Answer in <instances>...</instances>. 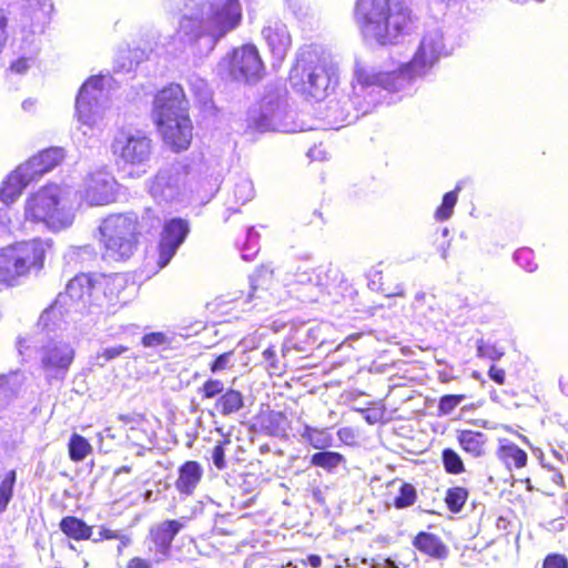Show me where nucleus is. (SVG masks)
<instances>
[{"label":"nucleus","mask_w":568,"mask_h":568,"mask_svg":"<svg viewBox=\"0 0 568 568\" xmlns=\"http://www.w3.org/2000/svg\"><path fill=\"white\" fill-rule=\"evenodd\" d=\"M65 295L70 303L80 310L101 305V294L97 288V274H77L68 282Z\"/></svg>","instance_id":"obj_13"},{"label":"nucleus","mask_w":568,"mask_h":568,"mask_svg":"<svg viewBox=\"0 0 568 568\" xmlns=\"http://www.w3.org/2000/svg\"><path fill=\"white\" fill-rule=\"evenodd\" d=\"M11 71L17 74H23L29 69V62L27 58H19L10 64Z\"/></svg>","instance_id":"obj_50"},{"label":"nucleus","mask_w":568,"mask_h":568,"mask_svg":"<svg viewBox=\"0 0 568 568\" xmlns=\"http://www.w3.org/2000/svg\"><path fill=\"white\" fill-rule=\"evenodd\" d=\"M545 477L547 479H549L550 481H552L557 487L559 488H564L565 487V478L564 476L557 471V470H548L546 474H545Z\"/></svg>","instance_id":"obj_52"},{"label":"nucleus","mask_w":568,"mask_h":568,"mask_svg":"<svg viewBox=\"0 0 568 568\" xmlns=\"http://www.w3.org/2000/svg\"><path fill=\"white\" fill-rule=\"evenodd\" d=\"M263 282H264V280L262 278V276H256L253 280L252 285H251L252 292H250L247 294L246 300H245L246 302H251L254 298L255 293L260 288L264 290Z\"/></svg>","instance_id":"obj_53"},{"label":"nucleus","mask_w":568,"mask_h":568,"mask_svg":"<svg viewBox=\"0 0 568 568\" xmlns=\"http://www.w3.org/2000/svg\"><path fill=\"white\" fill-rule=\"evenodd\" d=\"M118 419L122 422L126 430L132 433L142 430L143 426L148 424V418L144 413L120 414Z\"/></svg>","instance_id":"obj_39"},{"label":"nucleus","mask_w":568,"mask_h":568,"mask_svg":"<svg viewBox=\"0 0 568 568\" xmlns=\"http://www.w3.org/2000/svg\"><path fill=\"white\" fill-rule=\"evenodd\" d=\"M344 462V456L338 452H318L312 455L311 464L326 470L336 468Z\"/></svg>","instance_id":"obj_34"},{"label":"nucleus","mask_w":568,"mask_h":568,"mask_svg":"<svg viewBox=\"0 0 568 568\" xmlns=\"http://www.w3.org/2000/svg\"><path fill=\"white\" fill-rule=\"evenodd\" d=\"M97 288L101 294V303L110 306H123L130 301L129 280L124 274H97Z\"/></svg>","instance_id":"obj_17"},{"label":"nucleus","mask_w":568,"mask_h":568,"mask_svg":"<svg viewBox=\"0 0 568 568\" xmlns=\"http://www.w3.org/2000/svg\"><path fill=\"white\" fill-rule=\"evenodd\" d=\"M141 344L144 347H156L161 345H170L171 338L163 332L146 333L141 338Z\"/></svg>","instance_id":"obj_41"},{"label":"nucleus","mask_w":568,"mask_h":568,"mask_svg":"<svg viewBox=\"0 0 568 568\" xmlns=\"http://www.w3.org/2000/svg\"><path fill=\"white\" fill-rule=\"evenodd\" d=\"M33 181L28 171L24 170V166L20 164L2 181L0 186V201L7 205L14 202Z\"/></svg>","instance_id":"obj_20"},{"label":"nucleus","mask_w":568,"mask_h":568,"mask_svg":"<svg viewBox=\"0 0 568 568\" xmlns=\"http://www.w3.org/2000/svg\"><path fill=\"white\" fill-rule=\"evenodd\" d=\"M203 477V469L199 462L187 460L178 469L175 489L183 495L190 496L194 493Z\"/></svg>","instance_id":"obj_22"},{"label":"nucleus","mask_w":568,"mask_h":568,"mask_svg":"<svg viewBox=\"0 0 568 568\" xmlns=\"http://www.w3.org/2000/svg\"><path fill=\"white\" fill-rule=\"evenodd\" d=\"M190 104L182 85L170 83L156 92L153 100V122L161 123L187 115Z\"/></svg>","instance_id":"obj_7"},{"label":"nucleus","mask_w":568,"mask_h":568,"mask_svg":"<svg viewBox=\"0 0 568 568\" xmlns=\"http://www.w3.org/2000/svg\"><path fill=\"white\" fill-rule=\"evenodd\" d=\"M93 448L90 442L80 434H72L70 436L69 443H68V454L69 458L74 462L79 463L85 459L91 453Z\"/></svg>","instance_id":"obj_30"},{"label":"nucleus","mask_w":568,"mask_h":568,"mask_svg":"<svg viewBox=\"0 0 568 568\" xmlns=\"http://www.w3.org/2000/svg\"><path fill=\"white\" fill-rule=\"evenodd\" d=\"M448 234H449V230H448L447 227H445V229L443 230V235H444V236H448Z\"/></svg>","instance_id":"obj_60"},{"label":"nucleus","mask_w":568,"mask_h":568,"mask_svg":"<svg viewBox=\"0 0 568 568\" xmlns=\"http://www.w3.org/2000/svg\"><path fill=\"white\" fill-rule=\"evenodd\" d=\"M496 456L509 470L524 468L528 463L527 453L514 443H506L498 446Z\"/></svg>","instance_id":"obj_28"},{"label":"nucleus","mask_w":568,"mask_h":568,"mask_svg":"<svg viewBox=\"0 0 568 568\" xmlns=\"http://www.w3.org/2000/svg\"><path fill=\"white\" fill-rule=\"evenodd\" d=\"M229 69L235 79L246 82H254L262 79L264 74V64L262 59L252 44H244L232 51L229 60Z\"/></svg>","instance_id":"obj_10"},{"label":"nucleus","mask_w":568,"mask_h":568,"mask_svg":"<svg viewBox=\"0 0 568 568\" xmlns=\"http://www.w3.org/2000/svg\"><path fill=\"white\" fill-rule=\"evenodd\" d=\"M442 463L445 471L450 475H459L466 470L462 457L455 449L450 447L443 449Z\"/></svg>","instance_id":"obj_35"},{"label":"nucleus","mask_w":568,"mask_h":568,"mask_svg":"<svg viewBox=\"0 0 568 568\" xmlns=\"http://www.w3.org/2000/svg\"><path fill=\"white\" fill-rule=\"evenodd\" d=\"M468 497V488L463 486H453L446 490L444 501L450 513L458 514L466 505Z\"/></svg>","instance_id":"obj_31"},{"label":"nucleus","mask_w":568,"mask_h":568,"mask_svg":"<svg viewBox=\"0 0 568 568\" xmlns=\"http://www.w3.org/2000/svg\"><path fill=\"white\" fill-rule=\"evenodd\" d=\"M417 500V490L414 485L403 483L399 487L398 495L393 500V506L397 509L413 506Z\"/></svg>","instance_id":"obj_37"},{"label":"nucleus","mask_w":568,"mask_h":568,"mask_svg":"<svg viewBox=\"0 0 568 568\" xmlns=\"http://www.w3.org/2000/svg\"><path fill=\"white\" fill-rule=\"evenodd\" d=\"M59 528L65 537L74 541L92 539L93 526L87 524L82 518L68 515L61 518Z\"/></svg>","instance_id":"obj_27"},{"label":"nucleus","mask_w":568,"mask_h":568,"mask_svg":"<svg viewBox=\"0 0 568 568\" xmlns=\"http://www.w3.org/2000/svg\"><path fill=\"white\" fill-rule=\"evenodd\" d=\"M306 562L312 567V568H320L322 566V558L321 556L318 555H315V554H311L306 557Z\"/></svg>","instance_id":"obj_55"},{"label":"nucleus","mask_w":568,"mask_h":568,"mask_svg":"<svg viewBox=\"0 0 568 568\" xmlns=\"http://www.w3.org/2000/svg\"><path fill=\"white\" fill-rule=\"evenodd\" d=\"M515 258L520 266L529 272L537 267V264L534 261L532 251L527 247L519 248L515 254Z\"/></svg>","instance_id":"obj_43"},{"label":"nucleus","mask_w":568,"mask_h":568,"mask_svg":"<svg viewBox=\"0 0 568 568\" xmlns=\"http://www.w3.org/2000/svg\"><path fill=\"white\" fill-rule=\"evenodd\" d=\"M462 186L457 184L453 191H449L444 194L442 203L437 206L434 213V217L436 221L443 222L448 220L453 213L454 209L458 201V193L460 192Z\"/></svg>","instance_id":"obj_33"},{"label":"nucleus","mask_w":568,"mask_h":568,"mask_svg":"<svg viewBox=\"0 0 568 568\" xmlns=\"http://www.w3.org/2000/svg\"><path fill=\"white\" fill-rule=\"evenodd\" d=\"M488 376L498 385H504L506 381L505 369L496 365H491L488 369Z\"/></svg>","instance_id":"obj_49"},{"label":"nucleus","mask_w":568,"mask_h":568,"mask_svg":"<svg viewBox=\"0 0 568 568\" xmlns=\"http://www.w3.org/2000/svg\"><path fill=\"white\" fill-rule=\"evenodd\" d=\"M355 78L362 87L376 85L388 91H397L402 87L397 69L389 72H371L366 68H357Z\"/></svg>","instance_id":"obj_21"},{"label":"nucleus","mask_w":568,"mask_h":568,"mask_svg":"<svg viewBox=\"0 0 568 568\" xmlns=\"http://www.w3.org/2000/svg\"><path fill=\"white\" fill-rule=\"evenodd\" d=\"M477 356L481 358H488L491 361L499 359L503 353L499 352L494 345H490L483 339L477 342Z\"/></svg>","instance_id":"obj_44"},{"label":"nucleus","mask_w":568,"mask_h":568,"mask_svg":"<svg viewBox=\"0 0 568 568\" xmlns=\"http://www.w3.org/2000/svg\"><path fill=\"white\" fill-rule=\"evenodd\" d=\"M225 390L224 382L209 377L206 378L202 385L196 389L197 395L200 396L202 402H207L212 399H216Z\"/></svg>","instance_id":"obj_36"},{"label":"nucleus","mask_w":568,"mask_h":568,"mask_svg":"<svg viewBox=\"0 0 568 568\" xmlns=\"http://www.w3.org/2000/svg\"><path fill=\"white\" fill-rule=\"evenodd\" d=\"M179 184L174 175L168 171H159L150 181L149 191L153 196H164L166 191H178Z\"/></svg>","instance_id":"obj_29"},{"label":"nucleus","mask_w":568,"mask_h":568,"mask_svg":"<svg viewBox=\"0 0 568 568\" xmlns=\"http://www.w3.org/2000/svg\"><path fill=\"white\" fill-rule=\"evenodd\" d=\"M8 18L2 9H0V34L6 32Z\"/></svg>","instance_id":"obj_56"},{"label":"nucleus","mask_w":568,"mask_h":568,"mask_svg":"<svg viewBox=\"0 0 568 568\" xmlns=\"http://www.w3.org/2000/svg\"><path fill=\"white\" fill-rule=\"evenodd\" d=\"M263 358L267 363L268 367L276 368V352L273 346H268L263 351Z\"/></svg>","instance_id":"obj_51"},{"label":"nucleus","mask_w":568,"mask_h":568,"mask_svg":"<svg viewBox=\"0 0 568 568\" xmlns=\"http://www.w3.org/2000/svg\"><path fill=\"white\" fill-rule=\"evenodd\" d=\"M311 444H312V446H313L314 448H320V445L314 444V443H312V442H311Z\"/></svg>","instance_id":"obj_62"},{"label":"nucleus","mask_w":568,"mask_h":568,"mask_svg":"<svg viewBox=\"0 0 568 568\" xmlns=\"http://www.w3.org/2000/svg\"><path fill=\"white\" fill-rule=\"evenodd\" d=\"M159 215L146 207L141 217L134 213H119L105 217L100 227V244L105 258L121 262L136 251L140 236L156 229Z\"/></svg>","instance_id":"obj_1"},{"label":"nucleus","mask_w":568,"mask_h":568,"mask_svg":"<svg viewBox=\"0 0 568 568\" xmlns=\"http://www.w3.org/2000/svg\"><path fill=\"white\" fill-rule=\"evenodd\" d=\"M124 568H153L150 559L142 556H132L125 562Z\"/></svg>","instance_id":"obj_48"},{"label":"nucleus","mask_w":568,"mask_h":568,"mask_svg":"<svg viewBox=\"0 0 568 568\" xmlns=\"http://www.w3.org/2000/svg\"><path fill=\"white\" fill-rule=\"evenodd\" d=\"M52 245L51 240L34 237L0 247V285L14 287L39 274Z\"/></svg>","instance_id":"obj_2"},{"label":"nucleus","mask_w":568,"mask_h":568,"mask_svg":"<svg viewBox=\"0 0 568 568\" xmlns=\"http://www.w3.org/2000/svg\"><path fill=\"white\" fill-rule=\"evenodd\" d=\"M412 544L419 552L436 560L446 559L449 552L440 537L427 531H419Z\"/></svg>","instance_id":"obj_24"},{"label":"nucleus","mask_w":568,"mask_h":568,"mask_svg":"<svg viewBox=\"0 0 568 568\" xmlns=\"http://www.w3.org/2000/svg\"><path fill=\"white\" fill-rule=\"evenodd\" d=\"M189 232V223L184 219L173 217L164 223L158 244L159 258L156 264L159 267L162 268L170 263Z\"/></svg>","instance_id":"obj_12"},{"label":"nucleus","mask_w":568,"mask_h":568,"mask_svg":"<svg viewBox=\"0 0 568 568\" xmlns=\"http://www.w3.org/2000/svg\"><path fill=\"white\" fill-rule=\"evenodd\" d=\"M102 89V75H92L81 85L75 100V109L82 123L91 125L95 122L99 114V94Z\"/></svg>","instance_id":"obj_15"},{"label":"nucleus","mask_w":568,"mask_h":568,"mask_svg":"<svg viewBox=\"0 0 568 568\" xmlns=\"http://www.w3.org/2000/svg\"><path fill=\"white\" fill-rule=\"evenodd\" d=\"M17 483V470L10 469L0 478V513H3L14 495V486Z\"/></svg>","instance_id":"obj_32"},{"label":"nucleus","mask_w":568,"mask_h":568,"mask_svg":"<svg viewBox=\"0 0 568 568\" xmlns=\"http://www.w3.org/2000/svg\"><path fill=\"white\" fill-rule=\"evenodd\" d=\"M182 528L183 524L176 519H166L152 526L149 530V539L153 546V552L165 558L169 557L172 544Z\"/></svg>","instance_id":"obj_18"},{"label":"nucleus","mask_w":568,"mask_h":568,"mask_svg":"<svg viewBox=\"0 0 568 568\" xmlns=\"http://www.w3.org/2000/svg\"><path fill=\"white\" fill-rule=\"evenodd\" d=\"M121 546L126 547L130 544V538L128 536L120 535Z\"/></svg>","instance_id":"obj_59"},{"label":"nucleus","mask_w":568,"mask_h":568,"mask_svg":"<svg viewBox=\"0 0 568 568\" xmlns=\"http://www.w3.org/2000/svg\"><path fill=\"white\" fill-rule=\"evenodd\" d=\"M26 219L33 223H43L55 230L64 229L72 217L63 203L62 189L45 185L32 193L26 201Z\"/></svg>","instance_id":"obj_6"},{"label":"nucleus","mask_w":568,"mask_h":568,"mask_svg":"<svg viewBox=\"0 0 568 568\" xmlns=\"http://www.w3.org/2000/svg\"><path fill=\"white\" fill-rule=\"evenodd\" d=\"M456 440L460 449L473 458H479L486 454L487 435L474 429H459L456 432Z\"/></svg>","instance_id":"obj_25"},{"label":"nucleus","mask_w":568,"mask_h":568,"mask_svg":"<svg viewBox=\"0 0 568 568\" xmlns=\"http://www.w3.org/2000/svg\"><path fill=\"white\" fill-rule=\"evenodd\" d=\"M180 27L207 36H224L234 30L242 21L240 0H225L222 4L210 0H193L186 4Z\"/></svg>","instance_id":"obj_3"},{"label":"nucleus","mask_w":568,"mask_h":568,"mask_svg":"<svg viewBox=\"0 0 568 568\" xmlns=\"http://www.w3.org/2000/svg\"><path fill=\"white\" fill-rule=\"evenodd\" d=\"M64 158V149L60 146H50L30 156L26 162L22 163V165L36 181L43 174L60 165Z\"/></svg>","instance_id":"obj_19"},{"label":"nucleus","mask_w":568,"mask_h":568,"mask_svg":"<svg viewBox=\"0 0 568 568\" xmlns=\"http://www.w3.org/2000/svg\"><path fill=\"white\" fill-rule=\"evenodd\" d=\"M233 355V351H227L217 355L209 365L210 372L214 374L229 369L232 366L231 359Z\"/></svg>","instance_id":"obj_42"},{"label":"nucleus","mask_w":568,"mask_h":568,"mask_svg":"<svg viewBox=\"0 0 568 568\" xmlns=\"http://www.w3.org/2000/svg\"><path fill=\"white\" fill-rule=\"evenodd\" d=\"M385 295L390 297V296H399V297H403L405 296V290L402 285H398L395 291L393 292H385Z\"/></svg>","instance_id":"obj_57"},{"label":"nucleus","mask_w":568,"mask_h":568,"mask_svg":"<svg viewBox=\"0 0 568 568\" xmlns=\"http://www.w3.org/2000/svg\"><path fill=\"white\" fill-rule=\"evenodd\" d=\"M356 18L363 31L373 27L376 36L386 31L389 20V0H357Z\"/></svg>","instance_id":"obj_16"},{"label":"nucleus","mask_w":568,"mask_h":568,"mask_svg":"<svg viewBox=\"0 0 568 568\" xmlns=\"http://www.w3.org/2000/svg\"><path fill=\"white\" fill-rule=\"evenodd\" d=\"M231 444V438L229 436H224L222 440L216 443L212 450V459L213 464L217 469H224L226 466L225 463V447Z\"/></svg>","instance_id":"obj_40"},{"label":"nucleus","mask_w":568,"mask_h":568,"mask_svg":"<svg viewBox=\"0 0 568 568\" xmlns=\"http://www.w3.org/2000/svg\"><path fill=\"white\" fill-rule=\"evenodd\" d=\"M128 351H129V347L125 345L106 347L97 354V358L103 359L104 362H110V361L121 356L122 354L126 353Z\"/></svg>","instance_id":"obj_45"},{"label":"nucleus","mask_w":568,"mask_h":568,"mask_svg":"<svg viewBox=\"0 0 568 568\" xmlns=\"http://www.w3.org/2000/svg\"><path fill=\"white\" fill-rule=\"evenodd\" d=\"M245 405L244 394L233 387L225 388L213 403L215 413L222 417L234 416L240 413Z\"/></svg>","instance_id":"obj_26"},{"label":"nucleus","mask_w":568,"mask_h":568,"mask_svg":"<svg viewBox=\"0 0 568 568\" xmlns=\"http://www.w3.org/2000/svg\"><path fill=\"white\" fill-rule=\"evenodd\" d=\"M162 141L173 152H182L190 148L193 140V124L190 114L170 121L155 123Z\"/></svg>","instance_id":"obj_14"},{"label":"nucleus","mask_w":568,"mask_h":568,"mask_svg":"<svg viewBox=\"0 0 568 568\" xmlns=\"http://www.w3.org/2000/svg\"><path fill=\"white\" fill-rule=\"evenodd\" d=\"M75 356L68 343H50L41 348L40 365L49 383L64 379Z\"/></svg>","instance_id":"obj_8"},{"label":"nucleus","mask_w":568,"mask_h":568,"mask_svg":"<svg viewBox=\"0 0 568 568\" xmlns=\"http://www.w3.org/2000/svg\"><path fill=\"white\" fill-rule=\"evenodd\" d=\"M256 422L262 433L276 437L285 435L290 426V420L284 412L270 408L260 410Z\"/></svg>","instance_id":"obj_23"},{"label":"nucleus","mask_w":568,"mask_h":568,"mask_svg":"<svg viewBox=\"0 0 568 568\" xmlns=\"http://www.w3.org/2000/svg\"><path fill=\"white\" fill-rule=\"evenodd\" d=\"M440 52L436 43L423 40L413 59L397 68L402 85L428 73L438 62Z\"/></svg>","instance_id":"obj_11"},{"label":"nucleus","mask_w":568,"mask_h":568,"mask_svg":"<svg viewBox=\"0 0 568 568\" xmlns=\"http://www.w3.org/2000/svg\"><path fill=\"white\" fill-rule=\"evenodd\" d=\"M110 149L115 164L119 169L125 170L129 178L135 179L146 173V163L153 152V142L148 134H131L120 129Z\"/></svg>","instance_id":"obj_5"},{"label":"nucleus","mask_w":568,"mask_h":568,"mask_svg":"<svg viewBox=\"0 0 568 568\" xmlns=\"http://www.w3.org/2000/svg\"><path fill=\"white\" fill-rule=\"evenodd\" d=\"M288 82L295 92L322 101L334 91L338 77L325 60L310 55L296 59L290 70Z\"/></svg>","instance_id":"obj_4"},{"label":"nucleus","mask_w":568,"mask_h":568,"mask_svg":"<svg viewBox=\"0 0 568 568\" xmlns=\"http://www.w3.org/2000/svg\"><path fill=\"white\" fill-rule=\"evenodd\" d=\"M467 398L466 394H447L439 398L438 415L446 416L453 413L463 400Z\"/></svg>","instance_id":"obj_38"},{"label":"nucleus","mask_w":568,"mask_h":568,"mask_svg":"<svg viewBox=\"0 0 568 568\" xmlns=\"http://www.w3.org/2000/svg\"><path fill=\"white\" fill-rule=\"evenodd\" d=\"M448 247H449V242L447 241L446 243L442 244L439 247H438V252H439V255L443 257V258H446L447 255H448Z\"/></svg>","instance_id":"obj_58"},{"label":"nucleus","mask_w":568,"mask_h":568,"mask_svg":"<svg viewBox=\"0 0 568 568\" xmlns=\"http://www.w3.org/2000/svg\"><path fill=\"white\" fill-rule=\"evenodd\" d=\"M524 483L526 485V489L528 491H534V490H537V491H540L542 494H547V495H552V493L548 491L544 486H537L535 487L532 484H531V479L530 478H525L524 479Z\"/></svg>","instance_id":"obj_54"},{"label":"nucleus","mask_w":568,"mask_h":568,"mask_svg":"<svg viewBox=\"0 0 568 568\" xmlns=\"http://www.w3.org/2000/svg\"><path fill=\"white\" fill-rule=\"evenodd\" d=\"M122 469H123V471H125V473H129V471L131 470V468H130L129 466H123V467H122Z\"/></svg>","instance_id":"obj_61"},{"label":"nucleus","mask_w":568,"mask_h":568,"mask_svg":"<svg viewBox=\"0 0 568 568\" xmlns=\"http://www.w3.org/2000/svg\"><path fill=\"white\" fill-rule=\"evenodd\" d=\"M116 196L115 178L102 171L90 173L80 191L81 201L90 206L108 205L115 202Z\"/></svg>","instance_id":"obj_9"},{"label":"nucleus","mask_w":568,"mask_h":568,"mask_svg":"<svg viewBox=\"0 0 568 568\" xmlns=\"http://www.w3.org/2000/svg\"><path fill=\"white\" fill-rule=\"evenodd\" d=\"M99 537L92 539L93 542H100L103 540H115L120 538V534L116 530H113L104 525L100 526Z\"/></svg>","instance_id":"obj_47"},{"label":"nucleus","mask_w":568,"mask_h":568,"mask_svg":"<svg viewBox=\"0 0 568 568\" xmlns=\"http://www.w3.org/2000/svg\"><path fill=\"white\" fill-rule=\"evenodd\" d=\"M542 568H568V559L560 554L547 555L544 559Z\"/></svg>","instance_id":"obj_46"}]
</instances>
